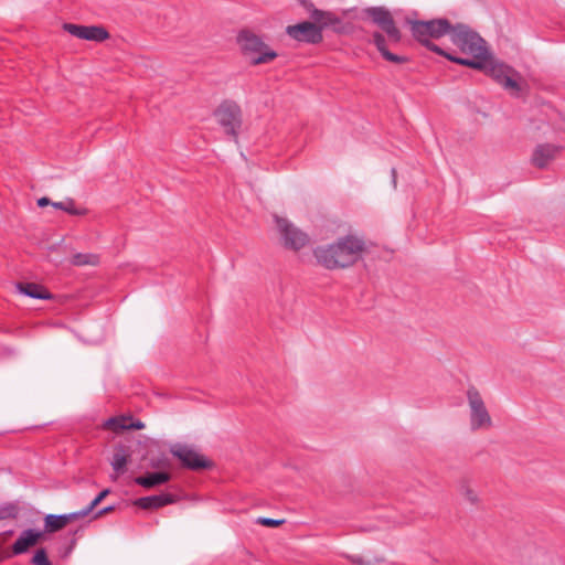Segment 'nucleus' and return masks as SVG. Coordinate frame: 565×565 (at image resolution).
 <instances>
[{"label":"nucleus","instance_id":"f257e3e1","mask_svg":"<svg viewBox=\"0 0 565 565\" xmlns=\"http://www.w3.org/2000/svg\"><path fill=\"white\" fill-rule=\"evenodd\" d=\"M450 39L463 54L470 55L471 58L459 57L447 52H445L444 57L475 70L486 67V62L490 60V52L486 41L477 32L466 24L458 23L454 26Z\"/></svg>","mask_w":565,"mask_h":565},{"label":"nucleus","instance_id":"f03ea898","mask_svg":"<svg viewBox=\"0 0 565 565\" xmlns=\"http://www.w3.org/2000/svg\"><path fill=\"white\" fill-rule=\"evenodd\" d=\"M365 248L362 238L354 235L340 237L334 244L327 247H317L315 256L328 269L344 268L353 265Z\"/></svg>","mask_w":565,"mask_h":565},{"label":"nucleus","instance_id":"7ed1b4c3","mask_svg":"<svg viewBox=\"0 0 565 565\" xmlns=\"http://www.w3.org/2000/svg\"><path fill=\"white\" fill-rule=\"evenodd\" d=\"M455 25H452L449 20L440 18L433 19L429 21H414L411 25V31L413 36L429 51L437 53L438 55L444 56L445 50L433 43L431 39H440L446 34H450L452 32Z\"/></svg>","mask_w":565,"mask_h":565},{"label":"nucleus","instance_id":"20e7f679","mask_svg":"<svg viewBox=\"0 0 565 565\" xmlns=\"http://www.w3.org/2000/svg\"><path fill=\"white\" fill-rule=\"evenodd\" d=\"M237 41L243 54L249 58L253 65L265 64L277 57L274 50L269 49L259 36L249 31H242Z\"/></svg>","mask_w":565,"mask_h":565},{"label":"nucleus","instance_id":"39448f33","mask_svg":"<svg viewBox=\"0 0 565 565\" xmlns=\"http://www.w3.org/2000/svg\"><path fill=\"white\" fill-rule=\"evenodd\" d=\"M484 71L491 78H493L499 85L510 93L513 97H519L522 93V84L520 82V74L514 71L511 66L492 62L489 60L486 62Z\"/></svg>","mask_w":565,"mask_h":565},{"label":"nucleus","instance_id":"423d86ee","mask_svg":"<svg viewBox=\"0 0 565 565\" xmlns=\"http://www.w3.org/2000/svg\"><path fill=\"white\" fill-rule=\"evenodd\" d=\"M214 116L224 132L237 143L243 125V114L237 103L233 100L223 102L214 111Z\"/></svg>","mask_w":565,"mask_h":565},{"label":"nucleus","instance_id":"0eeeda50","mask_svg":"<svg viewBox=\"0 0 565 565\" xmlns=\"http://www.w3.org/2000/svg\"><path fill=\"white\" fill-rule=\"evenodd\" d=\"M467 401L470 411L471 429L478 430L491 427V416L486 407L482 396L475 386L468 388Z\"/></svg>","mask_w":565,"mask_h":565},{"label":"nucleus","instance_id":"6e6552de","mask_svg":"<svg viewBox=\"0 0 565 565\" xmlns=\"http://www.w3.org/2000/svg\"><path fill=\"white\" fill-rule=\"evenodd\" d=\"M170 452L180 460L184 468L190 470L198 471L213 466L212 461L200 455L191 445L175 443L170 446Z\"/></svg>","mask_w":565,"mask_h":565},{"label":"nucleus","instance_id":"1a4fd4ad","mask_svg":"<svg viewBox=\"0 0 565 565\" xmlns=\"http://www.w3.org/2000/svg\"><path fill=\"white\" fill-rule=\"evenodd\" d=\"M275 222L280 233L285 247L299 250L309 241L308 235L291 224L287 218L275 215Z\"/></svg>","mask_w":565,"mask_h":565},{"label":"nucleus","instance_id":"9d476101","mask_svg":"<svg viewBox=\"0 0 565 565\" xmlns=\"http://www.w3.org/2000/svg\"><path fill=\"white\" fill-rule=\"evenodd\" d=\"M365 13L372 19L373 23L379 25L388 36L393 43L401 41V31L395 25L391 12L383 7H371L365 10Z\"/></svg>","mask_w":565,"mask_h":565},{"label":"nucleus","instance_id":"9b49d317","mask_svg":"<svg viewBox=\"0 0 565 565\" xmlns=\"http://www.w3.org/2000/svg\"><path fill=\"white\" fill-rule=\"evenodd\" d=\"M286 33L296 41L318 44L322 41L321 28L313 21H305L286 28Z\"/></svg>","mask_w":565,"mask_h":565},{"label":"nucleus","instance_id":"f8f14e48","mask_svg":"<svg viewBox=\"0 0 565 565\" xmlns=\"http://www.w3.org/2000/svg\"><path fill=\"white\" fill-rule=\"evenodd\" d=\"M303 8L309 13L310 19L321 28V31L326 28H332L333 31L339 32L341 29V19L330 11H323L317 9L312 2L308 0L301 1Z\"/></svg>","mask_w":565,"mask_h":565},{"label":"nucleus","instance_id":"ddd939ff","mask_svg":"<svg viewBox=\"0 0 565 565\" xmlns=\"http://www.w3.org/2000/svg\"><path fill=\"white\" fill-rule=\"evenodd\" d=\"M64 30L68 32L71 35L76 36L78 39L103 42L109 38V33L104 26L98 25H79L73 23H65L63 25Z\"/></svg>","mask_w":565,"mask_h":565},{"label":"nucleus","instance_id":"4468645a","mask_svg":"<svg viewBox=\"0 0 565 565\" xmlns=\"http://www.w3.org/2000/svg\"><path fill=\"white\" fill-rule=\"evenodd\" d=\"M43 537V532L28 529L21 532L17 541L12 544V553L20 555L29 551L30 547L38 544Z\"/></svg>","mask_w":565,"mask_h":565},{"label":"nucleus","instance_id":"2eb2a0df","mask_svg":"<svg viewBox=\"0 0 565 565\" xmlns=\"http://www.w3.org/2000/svg\"><path fill=\"white\" fill-rule=\"evenodd\" d=\"M173 502L174 495L169 493H162L138 498L134 501V504L143 510H153L171 504Z\"/></svg>","mask_w":565,"mask_h":565},{"label":"nucleus","instance_id":"dca6fc26","mask_svg":"<svg viewBox=\"0 0 565 565\" xmlns=\"http://www.w3.org/2000/svg\"><path fill=\"white\" fill-rule=\"evenodd\" d=\"M557 151L558 148L553 145H539L533 152L532 162L537 168H545L555 158Z\"/></svg>","mask_w":565,"mask_h":565},{"label":"nucleus","instance_id":"f3484780","mask_svg":"<svg viewBox=\"0 0 565 565\" xmlns=\"http://www.w3.org/2000/svg\"><path fill=\"white\" fill-rule=\"evenodd\" d=\"M171 479V475L167 471L148 472L143 476L135 478V483L146 489L167 483Z\"/></svg>","mask_w":565,"mask_h":565},{"label":"nucleus","instance_id":"a211bd4d","mask_svg":"<svg viewBox=\"0 0 565 565\" xmlns=\"http://www.w3.org/2000/svg\"><path fill=\"white\" fill-rule=\"evenodd\" d=\"M373 43L376 46V49L379 50V52L381 53V55L386 61L396 63V64H402V63L407 62L408 58L406 56L397 55V54H394L388 51V49L386 46V40L382 33H380V32L373 33Z\"/></svg>","mask_w":565,"mask_h":565},{"label":"nucleus","instance_id":"6ab92c4d","mask_svg":"<svg viewBox=\"0 0 565 565\" xmlns=\"http://www.w3.org/2000/svg\"><path fill=\"white\" fill-rule=\"evenodd\" d=\"M106 425L114 430H125V429H142L145 428V424L141 420H134L132 417H111L106 422Z\"/></svg>","mask_w":565,"mask_h":565},{"label":"nucleus","instance_id":"aec40b11","mask_svg":"<svg viewBox=\"0 0 565 565\" xmlns=\"http://www.w3.org/2000/svg\"><path fill=\"white\" fill-rule=\"evenodd\" d=\"M18 290L33 299H51L52 295L44 289L42 286L34 282H19L17 285Z\"/></svg>","mask_w":565,"mask_h":565},{"label":"nucleus","instance_id":"412c9836","mask_svg":"<svg viewBox=\"0 0 565 565\" xmlns=\"http://www.w3.org/2000/svg\"><path fill=\"white\" fill-rule=\"evenodd\" d=\"M67 518L65 514H47L44 516V531L43 533H54L67 525Z\"/></svg>","mask_w":565,"mask_h":565},{"label":"nucleus","instance_id":"4be33fe9","mask_svg":"<svg viewBox=\"0 0 565 565\" xmlns=\"http://www.w3.org/2000/svg\"><path fill=\"white\" fill-rule=\"evenodd\" d=\"M128 461V454L124 446L115 448L110 465L117 473H124Z\"/></svg>","mask_w":565,"mask_h":565},{"label":"nucleus","instance_id":"5701e85b","mask_svg":"<svg viewBox=\"0 0 565 565\" xmlns=\"http://www.w3.org/2000/svg\"><path fill=\"white\" fill-rule=\"evenodd\" d=\"M73 266H96L99 264V256L90 253H76L71 258Z\"/></svg>","mask_w":565,"mask_h":565},{"label":"nucleus","instance_id":"b1692460","mask_svg":"<svg viewBox=\"0 0 565 565\" xmlns=\"http://www.w3.org/2000/svg\"><path fill=\"white\" fill-rule=\"evenodd\" d=\"M52 206L55 207V209L65 211L66 213H68L71 215H83V214H85V210L77 209L75 206L74 200L70 199V198L64 200V201H61V202H54V203H52Z\"/></svg>","mask_w":565,"mask_h":565},{"label":"nucleus","instance_id":"393cba45","mask_svg":"<svg viewBox=\"0 0 565 565\" xmlns=\"http://www.w3.org/2000/svg\"><path fill=\"white\" fill-rule=\"evenodd\" d=\"M19 509L13 503H7L0 507V520L17 518Z\"/></svg>","mask_w":565,"mask_h":565},{"label":"nucleus","instance_id":"a878e982","mask_svg":"<svg viewBox=\"0 0 565 565\" xmlns=\"http://www.w3.org/2000/svg\"><path fill=\"white\" fill-rule=\"evenodd\" d=\"M31 564L32 565H52L51 561L47 557V553H46L45 548L41 547L35 551V553L31 559Z\"/></svg>","mask_w":565,"mask_h":565},{"label":"nucleus","instance_id":"bb28decb","mask_svg":"<svg viewBox=\"0 0 565 565\" xmlns=\"http://www.w3.org/2000/svg\"><path fill=\"white\" fill-rule=\"evenodd\" d=\"M284 522H285L284 520L271 519V518H264V516H260V518H258L256 520L257 524H260V525H264V526H269V527H277L280 524H282Z\"/></svg>","mask_w":565,"mask_h":565},{"label":"nucleus","instance_id":"cd10ccee","mask_svg":"<svg viewBox=\"0 0 565 565\" xmlns=\"http://www.w3.org/2000/svg\"><path fill=\"white\" fill-rule=\"evenodd\" d=\"M109 489H104L92 500V502L87 505L90 512L109 494Z\"/></svg>","mask_w":565,"mask_h":565},{"label":"nucleus","instance_id":"c85d7f7f","mask_svg":"<svg viewBox=\"0 0 565 565\" xmlns=\"http://www.w3.org/2000/svg\"><path fill=\"white\" fill-rule=\"evenodd\" d=\"M90 513V510L88 509V507L79 510V511H76V512H72V513H65V516L67 518V522H72V521H75V520H78L81 518H84L86 515H88Z\"/></svg>","mask_w":565,"mask_h":565},{"label":"nucleus","instance_id":"c756f323","mask_svg":"<svg viewBox=\"0 0 565 565\" xmlns=\"http://www.w3.org/2000/svg\"><path fill=\"white\" fill-rule=\"evenodd\" d=\"M168 465H169V461H168L167 457H164V456L150 459L151 468H163V467H167Z\"/></svg>","mask_w":565,"mask_h":565},{"label":"nucleus","instance_id":"7c9ffc66","mask_svg":"<svg viewBox=\"0 0 565 565\" xmlns=\"http://www.w3.org/2000/svg\"><path fill=\"white\" fill-rule=\"evenodd\" d=\"M465 495L470 503L477 502V494L469 488H465Z\"/></svg>","mask_w":565,"mask_h":565},{"label":"nucleus","instance_id":"2f4dec72","mask_svg":"<svg viewBox=\"0 0 565 565\" xmlns=\"http://www.w3.org/2000/svg\"><path fill=\"white\" fill-rule=\"evenodd\" d=\"M36 203L39 207H45L47 205H52L53 202L49 198L43 196L40 198Z\"/></svg>","mask_w":565,"mask_h":565},{"label":"nucleus","instance_id":"473e14b6","mask_svg":"<svg viewBox=\"0 0 565 565\" xmlns=\"http://www.w3.org/2000/svg\"><path fill=\"white\" fill-rule=\"evenodd\" d=\"M114 509H115V508H114V505L105 507V508L100 509V510L95 514V516H94V518L96 519V518H99V516H102V515H105V514H107V513H109V512L114 511Z\"/></svg>","mask_w":565,"mask_h":565},{"label":"nucleus","instance_id":"72a5a7b5","mask_svg":"<svg viewBox=\"0 0 565 565\" xmlns=\"http://www.w3.org/2000/svg\"><path fill=\"white\" fill-rule=\"evenodd\" d=\"M79 531H81V530H79V529H77V530H75L74 532H72L73 537H72V540H71L70 551H72V548H73V547H74V545L76 544V537H75V535H76Z\"/></svg>","mask_w":565,"mask_h":565},{"label":"nucleus","instance_id":"f704fd0d","mask_svg":"<svg viewBox=\"0 0 565 565\" xmlns=\"http://www.w3.org/2000/svg\"><path fill=\"white\" fill-rule=\"evenodd\" d=\"M392 180H393V183H394V186L396 185V170L393 168L392 171Z\"/></svg>","mask_w":565,"mask_h":565},{"label":"nucleus","instance_id":"c9c22d12","mask_svg":"<svg viewBox=\"0 0 565 565\" xmlns=\"http://www.w3.org/2000/svg\"><path fill=\"white\" fill-rule=\"evenodd\" d=\"M353 562H354V563H358V564H360V565H364V564H365V563L362 561V558H361V557H353Z\"/></svg>","mask_w":565,"mask_h":565}]
</instances>
